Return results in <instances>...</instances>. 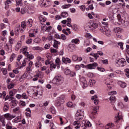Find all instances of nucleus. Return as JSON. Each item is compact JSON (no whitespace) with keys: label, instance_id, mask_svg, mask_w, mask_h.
I'll return each mask as SVG.
<instances>
[{"label":"nucleus","instance_id":"27","mask_svg":"<svg viewBox=\"0 0 129 129\" xmlns=\"http://www.w3.org/2000/svg\"><path fill=\"white\" fill-rule=\"evenodd\" d=\"M31 12V11L29 10L28 11V9L26 8H22L21 10V13L22 15H24L25 14H26V13H29Z\"/></svg>","mask_w":129,"mask_h":129},{"label":"nucleus","instance_id":"26","mask_svg":"<svg viewBox=\"0 0 129 129\" xmlns=\"http://www.w3.org/2000/svg\"><path fill=\"white\" fill-rule=\"evenodd\" d=\"M43 95V92H42L41 90L40 91H37V92H35L34 93V95H35V96H42V95Z\"/></svg>","mask_w":129,"mask_h":129},{"label":"nucleus","instance_id":"61","mask_svg":"<svg viewBox=\"0 0 129 129\" xmlns=\"http://www.w3.org/2000/svg\"><path fill=\"white\" fill-rule=\"evenodd\" d=\"M26 72L28 73H31V67L28 66L26 68Z\"/></svg>","mask_w":129,"mask_h":129},{"label":"nucleus","instance_id":"5","mask_svg":"<svg viewBox=\"0 0 129 129\" xmlns=\"http://www.w3.org/2000/svg\"><path fill=\"white\" fill-rule=\"evenodd\" d=\"M50 70H52V69H55L56 67H57V69L60 68V58H57L55 59V63H53L52 61H50Z\"/></svg>","mask_w":129,"mask_h":129},{"label":"nucleus","instance_id":"51","mask_svg":"<svg viewBox=\"0 0 129 129\" xmlns=\"http://www.w3.org/2000/svg\"><path fill=\"white\" fill-rule=\"evenodd\" d=\"M124 71L125 72V75H126V77L129 78V69H126L124 70Z\"/></svg>","mask_w":129,"mask_h":129},{"label":"nucleus","instance_id":"10","mask_svg":"<svg viewBox=\"0 0 129 129\" xmlns=\"http://www.w3.org/2000/svg\"><path fill=\"white\" fill-rule=\"evenodd\" d=\"M98 109V107H94L93 108V110L91 114H90V117L91 118L93 119L95 118L96 116V113H97V110Z\"/></svg>","mask_w":129,"mask_h":129},{"label":"nucleus","instance_id":"20","mask_svg":"<svg viewBox=\"0 0 129 129\" xmlns=\"http://www.w3.org/2000/svg\"><path fill=\"white\" fill-rule=\"evenodd\" d=\"M62 60L63 63H65L66 64H67V63H71L72 61L71 59H70L69 58L63 57L62 58Z\"/></svg>","mask_w":129,"mask_h":129},{"label":"nucleus","instance_id":"57","mask_svg":"<svg viewBox=\"0 0 129 129\" xmlns=\"http://www.w3.org/2000/svg\"><path fill=\"white\" fill-rule=\"evenodd\" d=\"M101 61L103 64H104L105 65H107V64H108V60L107 59L102 60Z\"/></svg>","mask_w":129,"mask_h":129},{"label":"nucleus","instance_id":"41","mask_svg":"<svg viewBox=\"0 0 129 129\" xmlns=\"http://www.w3.org/2000/svg\"><path fill=\"white\" fill-rule=\"evenodd\" d=\"M80 41L79 39L76 38L72 40V43H74L75 44H79Z\"/></svg>","mask_w":129,"mask_h":129},{"label":"nucleus","instance_id":"47","mask_svg":"<svg viewBox=\"0 0 129 129\" xmlns=\"http://www.w3.org/2000/svg\"><path fill=\"white\" fill-rule=\"evenodd\" d=\"M90 44V41L89 40H85L84 45V46H89V44Z\"/></svg>","mask_w":129,"mask_h":129},{"label":"nucleus","instance_id":"59","mask_svg":"<svg viewBox=\"0 0 129 129\" xmlns=\"http://www.w3.org/2000/svg\"><path fill=\"white\" fill-rule=\"evenodd\" d=\"M80 124V121H75L74 122V125H79Z\"/></svg>","mask_w":129,"mask_h":129},{"label":"nucleus","instance_id":"35","mask_svg":"<svg viewBox=\"0 0 129 129\" xmlns=\"http://www.w3.org/2000/svg\"><path fill=\"white\" fill-rule=\"evenodd\" d=\"M14 87L15 84H14L12 82H11L10 84H8V85H7L8 89H12V88H14Z\"/></svg>","mask_w":129,"mask_h":129},{"label":"nucleus","instance_id":"54","mask_svg":"<svg viewBox=\"0 0 129 129\" xmlns=\"http://www.w3.org/2000/svg\"><path fill=\"white\" fill-rule=\"evenodd\" d=\"M118 46H120L121 50H123V43L122 42L118 43Z\"/></svg>","mask_w":129,"mask_h":129},{"label":"nucleus","instance_id":"21","mask_svg":"<svg viewBox=\"0 0 129 129\" xmlns=\"http://www.w3.org/2000/svg\"><path fill=\"white\" fill-rule=\"evenodd\" d=\"M60 44H61V42H60L56 40H54L53 47L54 48H55V49H58V45H60Z\"/></svg>","mask_w":129,"mask_h":129},{"label":"nucleus","instance_id":"2","mask_svg":"<svg viewBox=\"0 0 129 129\" xmlns=\"http://www.w3.org/2000/svg\"><path fill=\"white\" fill-rule=\"evenodd\" d=\"M64 99H65V96L64 95H62L60 97H57L55 101L54 105L57 107L61 106V105L65 102Z\"/></svg>","mask_w":129,"mask_h":129},{"label":"nucleus","instance_id":"38","mask_svg":"<svg viewBox=\"0 0 129 129\" xmlns=\"http://www.w3.org/2000/svg\"><path fill=\"white\" fill-rule=\"evenodd\" d=\"M61 16L62 18H67L68 17V13L66 12H63L61 13Z\"/></svg>","mask_w":129,"mask_h":129},{"label":"nucleus","instance_id":"43","mask_svg":"<svg viewBox=\"0 0 129 129\" xmlns=\"http://www.w3.org/2000/svg\"><path fill=\"white\" fill-rule=\"evenodd\" d=\"M22 98H24V99H28L29 98V97L27 96V94L26 93H23L22 95Z\"/></svg>","mask_w":129,"mask_h":129},{"label":"nucleus","instance_id":"33","mask_svg":"<svg viewBox=\"0 0 129 129\" xmlns=\"http://www.w3.org/2000/svg\"><path fill=\"white\" fill-rule=\"evenodd\" d=\"M26 76H27V74L25 73L19 79V81H20V82L24 81Z\"/></svg>","mask_w":129,"mask_h":129},{"label":"nucleus","instance_id":"6","mask_svg":"<svg viewBox=\"0 0 129 129\" xmlns=\"http://www.w3.org/2000/svg\"><path fill=\"white\" fill-rule=\"evenodd\" d=\"M99 30L103 33V34H105L106 36L107 37H110L111 36V31L107 29V27H105V26H103L100 27Z\"/></svg>","mask_w":129,"mask_h":129},{"label":"nucleus","instance_id":"48","mask_svg":"<svg viewBox=\"0 0 129 129\" xmlns=\"http://www.w3.org/2000/svg\"><path fill=\"white\" fill-rule=\"evenodd\" d=\"M49 105V102L48 101H46L45 103H43L42 104H41V107H44L46 106H48Z\"/></svg>","mask_w":129,"mask_h":129},{"label":"nucleus","instance_id":"17","mask_svg":"<svg viewBox=\"0 0 129 129\" xmlns=\"http://www.w3.org/2000/svg\"><path fill=\"white\" fill-rule=\"evenodd\" d=\"M18 92V90L16 89H14L13 90H12L11 91H10L9 92V95H10V97H14V95H15V94H16V92Z\"/></svg>","mask_w":129,"mask_h":129},{"label":"nucleus","instance_id":"24","mask_svg":"<svg viewBox=\"0 0 129 129\" xmlns=\"http://www.w3.org/2000/svg\"><path fill=\"white\" fill-rule=\"evenodd\" d=\"M113 31L116 34H120V33H121V28L119 27H115L114 28Z\"/></svg>","mask_w":129,"mask_h":129},{"label":"nucleus","instance_id":"11","mask_svg":"<svg viewBox=\"0 0 129 129\" xmlns=\"http://www.w3.org/2000/svg\"><path fill=\"white\" fill-rule=\"evenodd\" d=\"M115 63L116 64H118V65L121 66L122 67H124V66L126 64V61H125V59H124V58H121L115 61Z\"/></svg>","mask_w":129,"mask_h":129},{"label":"nucleus","instance_id":"46","mask_svg":"<svg viewBox=\"0 0 129 129\" xmlns=\"http://www.w3.org/2000/svg\"><path fill=\"white\" fill-rule=\"evenodd\" d=\"M35 67H37V68H40V66H41V62L40 61L37 60L35 63Z\"/></svg>","mask_w":129,"mask_h":129},{"label":"nucleus","instance_id":"25","mask_svg":"<svg viewBox=\"0 0 129 129\" xmlns=\"http://www.w3.org/2000/svg\"><path fill=\"white\" fill-rule=\"evenodd\" d=\"M118 116L115 117V119H116V120L114 121V122H115L116 123L119 122L120 119H122V117H121V116H119V113H118Z\"/></svg>","mask_w":129,"mask_h":129},{"label":"nucleus","instance_id":"36","mask_svg":"<svg viewBox=\"0 0 129 129\" xmlns=\"http://www.w3.org/2000/svg\"><path fill=\"white\" fill-rule=\"evenodd\" d=\"M9 42L10 43L9 45H11V46H13L14 42H15V39H13L12 37H10L9 39Z\"/></svg>","mask_w":129,"mask_h":129},{"label":"nucleus","instance_id":"37","mask_svg":"<svg viewBox=\"0 0 129 129\" xmlns=\"http://www.w3.org/2000/svg\"><path fill=\"white\" fill-rule=\"evenodd\" d=\"M0 121L2 123L3 126H6V119H5V118L2 117Z\"/></svg>","mask_w":129,"mask_h":129},{"label":"nucleus","instance_id":"63","mask_svg":"<svg viewBox=\"0 0 129 129\" xmlns=\"http://www.w3.org/2000/svg\"><path fill=\"white\" fill-rule=\"evenodd\" d=\"M33 42V39L30 38L28 39L27 41H26V43L27 44H31V43Z\"/></svg>","mask_w":129,"mask_h":129},{"label":"nucleus","instance_id":"4","mask_svg":"<svg viewBox=\"0 0 129 129\" xmlns=\"http://www.w3.org/2000/svg\"><path fill=\"white\" fill-rule=\"evenodd\" d=\"M80 126L82 127V128L86 129L87 127H90L91 126V124L90 123V122L88 121L83 120L80 126L77 125L75 127L76 128H79Z\"/></svg>","mask_w":129,"mask_h":129},{"label":"nucleus","instance_id":"60","mask_svg":"<svg viewBox=\"0 0 129 129\" xmlns=\"http://www.w3.org/2000/svg\"><path fill=\"white\" fill-rule=\"evenodd\" d=\"M68 48L69 49H72V50H73V49H75V47H74V44H70L68 46Z\"/></svg>","mask_w":129,"mask_h":129},{"label":"nucleus","instance_id":"52","mask_svg":"<svg viewBox=\"0 0 129 129\" xmlns=\"http://www.w3.org/2000/svg\"><path fill=\"white\" fill-rule=\"evenodd\" d=\"M70 7H71V5L68 4V5H65L61 6L62 9H68Z\"/></svg>","mask_w":129,"mask_h":129},{"label":"nucleus","instance_id":"14","mask_svg":"<svg viewBox=\"0 0 129 129\" xmlns=\"http://www.w3.org/2000/svg\"><path fill=\"white\" fill-rule=\"evenodd\" d=\"M4 117L7 119L8 120H12L13 118H15V117H16V115H14L13 114H11L10 113H8L4 115Z\"/></svg>","mask_w":129,"mask_h":129},{"label":"nucleus","instance_id":"40","mask_svg":"<svg viewBox=\"0 0 129 129\" xmlns=\"http://www.w3.org/2000/svg\"><path fill=\"white\" fill-rule=\"evenodd\" d=\"M22 1L23 0H16V7H18V6H22L23 4L22 3Z\"/></svg>","mask_w":129,"mask_h":129},{"label":"nucleus","instance_id":"44","mask_svg":"<svg viewBox=\"0 0 129 129\" xmlns=\"http://www.w3.org/2000/svg\"><path fill=\"white\" fill-rule=\"evenodd\" d=\"M119 82V83H121L120 87L122 88H125V87H126V84L125 83H123L122 82Z\"/></svg>","mask_w":129,"mask_h":129},{"label":"nucleus","instance_id":"49","mask_svg":"<svg viewBox=\"0 0 129 129\" xmlns=\"http://www.w3.org/2000/svg\"><path fill=\"white\" fill-rule=\"evenodd\" d=\"M21 121V118L18 116V117H16L15 119H14V122H19Z\"/></svg>","mask_w":129,"mask_h":129},{"label":"nucleus","instance_id":"18","mask_svg":"<svg viewBox=\"0 0 129 129\" xmlns=\"http://www.w3.org/2000/svg\"><path fill=\"white\" fill-rule=\"evenodd\" d=\"M83 118V115H81L80 113L76 114L75 116V119H76V120L80 121V120H82Z\"/></svg>","mask_w":129,"mask_h":129},{"label":"nucleus","instance_id":"62","mask_svg":"<svg viewBox=\"0 0 129 129\" xmlns=\"http://www.w3.org/2000/svg\"><path fill=\"white\" fill-rule=\"evenodd\" d=\"M60 39L63 40H66V35H65L64 34H61L60 36Z\"/></svg>","mask_w":129,"mask_h":129},{"label":"nucleus","instance_id":"15","mask_svg":"<svg viewBox=\"0 0 129 129\" xmlns=\"http://www.w3.org/2000/svg\"><path fill=\"white\" fill-rule=\"evenodd\" d=\"M5 50H6V51H7V52H8L9 53H11V52H12V50L13 49V45H12L9 43H7L5 45Z\"/></svg>","mask_w":129,"mask_h":129},{"label":"nucleus","instance_id":"39","mask_svg":"<svg viewBox=\"0 0 129 129\" xmlns=\"http://www.w3.org/2000/svg\"><path fill=\"white\" fill-rule=\"evenodd\" d=\"M50 111L53 114H55L56 113V110H55V107L52 106L50 108Z\"/></svg>","mask_w":129,"mask_h":129},{"label":"nucleus","instance_id":"30","mask_svg":"<svg viewBox=\"0 0 129 129\" xmlns=\"http://www.w3.org/2000/svg\"><path fill=\"white\" fill-rule=\"evenodd\" d=\"M27 26L30 28V27H32L33 26V20L32 19H29L27 23Z\"/></svg>","mask_w":129,"mask_h":129},{"label":"nucleus","instance_id":"45","mask_svg":"<svg viewBox=\"0 0 129 129\" xmlns=\"http://www.w3.org/2000/svg\"><path fill=\"white\" fill-rule=\"evenodd\" d=\"M2 71L4 75H7V74H8V70H7V69L2 68Z\"/></svg>","mask_w":129,"mask_h":129},{"label":"nucleus","instance_id":"16","mask_svg":"<svg viewBox=\"0 0 129 129\" xmlns=\"http://www.w3.org/2000/svg\"><path fill=\"white\" fill-rule=\"evenodd\" d=\"M80 81L82 82L83 84V88H86L87 87V81L85 79V78H81L80 79Z\"/></svg>","mask_w":129,"mask_h":129},{"label":"nucleus","instance_id":"13","mask_svg":"<svg viewBox=\"0 0 129 129\" xmlns=\"http://www.w3.org/2000/svg\"><path fill=\"white\" fill-rule=\"evenodd\" d=\"M98 64L96 62H94L92 64H89L85 66L87 69H95V67H97Z\"/></svg>","mask_w":129,"mask_h":129},{"label":"nucleus","instance_id":"7","mask_svg":"<svg viewBox=\"0 0 129 129\" xmlns=\"http://www.w3.org/2000/svg\"><path fill=\"white\" fill-rule=\"evenodd\" d=\"M87 29H91V30H94V29H97L98 28V24L96 22H90L87 24Z\"/></svg>","mask_w":129,"mask_h":129},{"label":"nucleus","instance_id":"50","mask_svg":"<svg viewBox=\"0 0 129 129\" xmlns=\"http://www.w3.org/2000/svg\"><path fill=\"white\" fill-rule=\"evenodd\" d=\"M15 58H16V54L13 53L10 58L11 62H13V61L14 60V59H15Z\"/></svg>","mask_w":129,"mask_h":129},{"label":"nucleus","instance_id":"23","mask_svg":"<svg viewBox=\"0 0 129 129\" xmlns=\"http://www.w3.org/2000/svg\"><path fill=\"white\" fill-rule=\"evenodd\" d=\"M10 108V105H9V103L6 102L4 104V111H8Z\"/></svg>","mask_w":129,"mask_h":129},{"label":"nucleus","instance_id":"56","mask_svg":"<svg viewBox=\"0 0 129 129\" xmlns=\"http://www.w3.org/2000/svg\"><path fill=\"white\" fill-rule=\"evenodd\" d=\"M86 38H88L89 39H92V36L90 33H86L85 35Z\"/></svg>","mask_w":129,"mask_h":129},{"label":"nucleus","instance_id":"29","mask_svg":"<svg viewBox=\"0 0 129 129\" xmlns=\"http://www.w3.org/2000/svg\"><path fill=\"white\" fill-rule=\"evenodd\" d=\"M96 82L95 81V80L93 79H90L89 82V85H90L91 87H92V86H93V85L95 84Z\"/></svg>","mask_w":129,"mask_h":129},{"label":"nucleus","instance_id":"8","mask_svg":"<svg viewBox=\"0 0 129 129\" xmlns=\"http://www.w3.org/2000/svg\"><path fill=\"white\" fill-rule=\"evenodd\" d=\"M113 94H116V91H113L108 93V95H111L109 98V100L111 101V102H112L113 103L115 102V100H116L115 96L113 95Z\"/></svg>","mask_w":129,"mask_h":129},{"label":"nucleus","instance_id":"58","mask_svg":"<svg viewBox=\"0 0 129 129\" xmlns=\"http://www.w3.org/2000/svg\"><path fill=\"white\" fill-rule=\"evenodd\" d=\"M20 105H22V106H26V102L24 101H21L20 102Z\"/></svg>","mask_w":129,"mask_h":129},{"label":"nucleus","instance_id":"19","mask_svg":"<svg viewBox=\"0 0 129 129\" xmlns=\"http://www.w3.org/2000/svg\"><path fill=\"white\" fill-rule=\"evenodd\" d=\"M22 48V41H19L15 46L16 51H19V49Z\"/></svg>","mask_w":129,"mask_h":129},{"label":"nucleus","instance_id":"64","mask_svg":"<svg viewBox=\"0 0 129 129\" xmlns=\"http://www.w3.org/2000/svg\"><path fill=\"white\" fill-rule=\"evenodd\" d=\"M118 105L119 106V107L121 108H123L124 107V105L122 103H119L118 104Z\"/></svg>","mask_w":129,"mask_h":129},{"label":"nucleus","instance_id":"31","mask_svg":"<svg viewBox=\"0 0 129 129\" xmlns=\"http://www.w3.org/2000/svg\"><path fill=\"white\" fill-rule=\"evenodd\" d=\"M32 50H38V51H40V52H41V51H43V50H44V48H42V47H40V46H34L32 47Z\"/></svg>","mask_w":129,"mask_h":129},{"label":"nucleus","instance_id":"53","mask_svg":"<svg viewBox=\"0 0 129 129\" xmlns=\"http://www.w3.org/2000/svg\"><path fill=\"white\" fill-rule=\"evenodd\" d=\"M67 105L68 107H72L73 106V103L72 102H69L67 103Z\"/></svg>","mask_w":129,"mask_h":129},{"label":"nucleus","instance_id":"9","mask_svg":"<svg viewBox=\"0 0 129 129\" xmlns=\"http://www.w3.org/2000/svg\"><path fill=\"white\" fill-rule=\"evenodd\" d=\"M9 100L11 101V107H12V108L16 107V106L18 104V101L16 100V99L14 97H10Z\"/></svg>","mask_w":129,"mask_h":129},{"label":"nucleus","instance_id":"22","mask_svg":"<svg viewBox=\"0 0 129 129\" xmlns=\"http://www.w3.org/2000/svg\"><path fill=\"white\" fill-rule=\"evenodd\" d=\"M113 126H114V124L113 123H109L105 126V128L106 129H110L111 127H113Z\"/></svg>","mask_w":129,"mask_h":129},{"label":"nucleus","instance_id":"3","mask_svg":"<svg viewBox=\"0 0 129 129\" xmlns=\"http://www.w3.org/2000/svg\"><path fill=\"white\" fill-rule=\"evenodd\" d=\"M27 50H28V47L24 46L21 49V52H23V54L25 55L27 58L32 60L34 59V55L32 54H29L28 52H27Z\"/></svg>","mask_w":129,"mask_h":129},{"label":"nucleus","instance_id":"55","mask_svg":"<svg viewBox=\"0 0 129 129\" xmlns=\"http://www.w3.org/2000/svg\"><path fill=\"white\" fill-rule=\"evenodd\" d=\"M39 20L40 22H42V23H44V22H46V18H43L42 16L39 17Z\"/></svg>","mask_w":129,"mask_h":129},{"label":"nucleus","instance_id":"32","mask_svg":"<svg viewBox=\"0 0 129 129\" xmlns=\"http://www.w3.org/2000/svg\"><path fill=\"white\" fill-rule=\"evenodd\" d=\"M107 21H108V19H103V21L102 22V24L103 25H105L106 28H107V27H108V22H107Z\"/></svg>","mask_w":129,"mask_h":129},{"label":"nucleus","instance_id":"34","mask_svg":"<svg viewBox=\"0 0 129 129\" xmlns=\"http://www.w3.org/2000/svg\"><path fill=\"white\" fill-rule=\"evenodd\" d=\"M12 4V1L11 0H7L6 2H5V4L6 5L5 9L7 10V8H9L10 6V4Z\"/></svg>","mask_w":129,"mask_h":129},{"label":"nucleus","instance_id":"12","mask_svg":"<svg viewBox=\"0 0 129 129\" xmlns=\"http://www.w3.org/2000/svg\"><path fill=\"white\" fill-rule=\"evenodd\" d=\"M99 55H100V56H103V52L101 51H98L97 53H92L90 54V56H93V57L95 58V60H97V58L99 57Z\"/></svg>","mask_w":129,"mask_h":129},{"label":"nucleus","instance_id":"28","mask_svg":"<svg viewBox=\"0 0 129 129\" xmlns=\"http://www.w3.org/2000/svg\"><path fill=\"white\" fill-rule=\"evenodd\" d=\"M121 23L122 24V25H123V26H124V27H127V26H128L129 25L128 21L123 20H122L121 21Z\"/></svg>","mask_w":129,"mask_h":129},{"label":"nucleus","instance_id":"42","mask_svg":"<svg viewBox=\"0 0 129 129\" xmlns=\"http://www.w3.org/2000/svg\"><path fill=\"white\" fill-rule=\"evenodd\" d=\"M27 22L26 21H24L21 22V28H26L27 27Z\"/></svg>","mask_w":129,"mask_h":129},{"label":"nucleus","instance_id":"1","mask_svg":"<svg viewBox=\"0 0 129 129\" xmlns=\"http://www.w3.org/2000/svg\"><path fill=\"white\" fill-rule=\"evenodd\" d=\"M53 82L54 84H56V85L58 86L63 84V82H64V79L61 75H58L54 78Z\"/></svg>","mask_w":129,"mask_h":129}]
</instances>
